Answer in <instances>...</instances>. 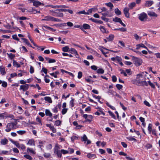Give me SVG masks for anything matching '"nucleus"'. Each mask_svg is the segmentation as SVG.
I'll list each match as a JSON object with an SVG mask.
<instances>
[{
    "mask_svg": "<svg viewBox=\"0 0 160 160\" xmlns=\"http://www.w3.org/2000/svg\"><path fill=\"white\" fill-rule=\"evenodd\" d=\"M144 72H142L137 75L136 81L139 85L147 86L148 84L146 81V75L143 74Z\"/></svg>",
    "mask_w": 160,
    "mask_h": 160,
    "instance_id": "nucleus-1",
    "label": "nucleus"
},
{
    "mask_svg": "<svg viewBox=\"0 0 160 160\" xmlns=\"http://www.w3.org/2000/svg\"><path fill=\"white\" fill-rule=\"evenodd\" d=\"M17 125L14 122L8 123L6 126L5 131L7 132H9L11 130L17 128Z\"/></svg>",
    "mask_w": 160,
    "mask_h": 160,
    "instance_id": "nucleus-2",
    "label": "nucleus"
},
{
    "mask_svg": "<svg viewBox=\"0 0 160 160\" xmlns=\"http://www.w3.org/2000/svg\"><path fill=\"white\" fill-rule=\"evenodd\" d=\"M42 21H54L60 22L61 20L58 18H55L50 16H47L45 17L44 18L42 19Z\"/></svg>",
    "mask_w": 160,
    "mask_h": 160,
    "instance_id": "nucleus-3",
    "label": "nucleus"
},
{
    "mask_svg": "<svg viewBox=\"0 0 160 160\" xmlns=\"http://www.w3.org/2000/svg\"><path fill=\"white\" fill-rule=\"evenodd\" d=\"M132 58L134 64L137 67L139 66L142 64V59L133 56H132Z\"/></svg>",
    "mask_w": 160,
    "mask_h": 160,
    "instance_id": "nucleus-4",
    "label": "nucleus"
},
{
    "mask_svg": "<svg viewBox=\"0 0 160 160\" xmlns=\"http://www.w3.org/2000/svg\"><path fill=\"white\" fill-rule=\"evenodd\" d=\"M138 18L141 21L146 20L147 18V15L145 12H142L138 15Z\"/></svg>",
    "mask_w": 160,
    "mask_h": 160,
    "instance_id": "nucleus-5",
    "label": "nucleus"
},
{
    "mask_svg": "<svg viewBox=\"0 0 160 160\" xmlns=\"http://www.w3.org/2000/svg\"><path fill=\"white\" fill-rule=\"evenodd\" d=\"M147 13L149 16L153 18H157L158 16V15L157 14L152 11H148Z\"/></svg>",
    "mask_w": 160,
    "mask_h": 160,
    "instance_id": "nucleus-6",
    "label": "nucleus"
},
{
    "mask_svg": "<svg viewBox=\"0 0 160 160\" xmlns=\"http://www.w3.org/2000/svg\"><path fill=\"white\" fill-rule=\"evenodd\" d=\"M112 20L115 22H119L123 27L126 26V25L122 22L121 19L119 18L116 17L115 18H113Z\"/></svg>",
    "mask_w": 160,
    "mask_h": 160,
    "instance_id": "nucleus-7",
    "label": "nucleus"
},
{
    "mask_svg": "<svg viewBox=\"0 0 160 160\" xmlns=\"http://www.w3.org/2000/svg\"><path fill=\"white\" fill-rule=\"evenodd\" d=\"M129 8L127 7L124 8L123 9V12L126 17L129 18Z\"/></svg>",
    "mask_w": 160,
    "mask_h": 160,
    "instance_id": "nucleus-8",
    "label": "nucleus"
},
{
    "mask_svg": "<svg viewBox=\"0 0 160 160\" xmlns=\"http://www.w3.org/2000/svg\"><path fill=\"white\" fill-rule=\"evenodd\" d=\"M82 140L83 141H87V144H89L91 143V142L88 139L87 137L85 135H84L83 136L82 138Z\"/></svg>",
    "mask_w": 160,
    "mask_h": 160,
    "instance_id": "nucleus-9",
    "label": "nucleus"
},
{
    "mask_svg": "<svg viewBox=\"0 0 160 160\" xmlns=\"http://www.w3.org/2000/svg\"><path fill=\"white\" fill-rule=\"evenodd\" d=\"M36 121L37 123L36 124H38L40 126H42V119L40 118L39 117H37L36 119Z\"/></svg>",
    "mask_w": 160,
    "mask_h": 160,
    "instance_id": "nucleus-10",
    "label": "nucleus"
},
{
    "mask_svg": "<svg viewBox=\"0 0 160 160\" xmlns=\"http://www.w3.org/2000/svg\"><path fill=\"white\" fill-rule=\"evenodd\" d=\"M33 3V5L36 7H38L42 4V3L38 1L35 0H32Z\"/></svg>",
    "mask_w": 160,
    "mask_h": 160,
    "instance_id": "nucleus-11",
    "label": "nucleus"
},
{
    "mask_svg": "<svg viewBox=\"0 0 160 160\" xmlns=\"http://www.w3.org/2000/svg\"><path fill=\"white\" fill-rule=\"evenodd\" d=\"M29 85L26 84L25 85H21L20 87V89H22L23 91L27 90L28 88Z\"/></svg>",
    "mask_w": 160,
    "mask_h": 160,
    "instance_id": "nucleus-12",
    "label": "nucleus"
},
{
    "mask_svg": "<svg viewBox=\"0 0 160 160\" xmlns=\"http://www.w3.org/2000/svg\"><path fill=\"white\" fill-rule=\"evenodd\" d=\"M45 141H40L39 142V145L38 146V147L40 148L42 150H43L42 148L43 147V145L45 144Z\"/></svg>",
    "mask_w": 160,
    "mask_h": 160,
    "instance_id": "nucleus-13",
    "label": "nucleus"
},
{
    "mask_svg": "<svg viewBox=\"0 0 160 160\" xmlns=\"http://www.w3.org/2000/svg\"><path fill=\"white\" fill-rule=\"evenodd\" d=\"M27 144L30 146H35V142L33 139H30L27 143Z\"/></svg>",
    "mask_w": 160,
    "mask_h": 160,
    "instance_id": "nucleus-14",
    "label": "nucleus"
},
{
    "mask_svg": "<svg viewBox=\"0 0 160 160\" xmlns=\"http://www.w3.org/2000/svg\"><path fill=\"white\" fill-rule=\"evenodd\" d=\"M27 151L28 153L30 152L33 154H35V151L33 149V148H27Z\"/></svg>",
    "mask_w": 160,
    "mask_h": 160,
    "instance_id": "nucleus-15",
    "label": "nucleus"
},
{
    "mask_svg": "<svg viewBox=\"0 0 160 160\" xmlns=\"http://www.w3.org/2000/svg\"><path fill=\"white\" fill-rule=\"evenodd\" d=\"M0 71L2 75H4L6 74L5 68L4 67L2 66L0 67Z\"/></svg>",
    "mask_w": 160,
    "mask_h": 160,
    "instance_id": "nucleus-16",
    "label": "nucleus"
},
{
    "mask_svg": "<svg viewBox=\"0 0 160 160\" xmlns=\"http://www.w3.org/2000/svg\"><path fill=\"white\" fill-rule=\"evenodd\" d=\"M99 28L100 29L101 31L103 33H108V31H107L105 28L103 26H100L99 27Z\"/></svg>",
    "mask_w": 160,
    "mask_h": 160,
    "instance_id": "nucleus-17",
    "label": "nucleus"
},
{
    "mask_svg": "<svg viewBox=\"0 0 160 160\" xmlns=\"http://www.w3.org/2000/svg\"><path fill=\"white\" fill-rule=\"evenodd\" d=\"M153 3L152 1H147L145 4V6L146 7H150L152 5Z\"/></svg>",
    "mask_w": 160,
    "mask_h": 160,
    "instance_id": "nucleus-18",
    "label": "nucleus"
},
{
    "mask_svg": "<svg viewBox=\"0 0 160 160\" xmlns=\"http://www.w3.org/2000/svg\"><path fill=\"white\" fill-rule=\"evenodd\" d=\"M45 114L47 116H49L50 117L52 116V114L50 111L48 109H46L45 110Z\"/></svg>",
    "mask_w": 160,
    "mask_h": 160,
    "instance_id": "nucleus-19",
    "label": "nucleus"
},
{
    "mask_svg": "<svg viewBox=\"0 0 160 160\" xmlns=\"http://www.w3.org/2000/svg\"><path fill=\"white\" fill-rule=\"evenodd\" d=\"M53 26H56L57 28H61L63 27L66 26V23H63L61 24H54L53 25Z\"/></svg>",
    "mask_w": 160,
    "mask_h": 160,
    "instance_id": "nucleus-20",
    "label": "nucleus"
},
{
    "mask_svg": "<svg viewBox=\"0 0 160 160\" xmlns=\"http://www.w3.org/2000/svg\"><path fill=\"white\" fill-rule=\"evenodd\" d=\"M114 36L112 34L110 35L108 37L106 38L108 41H112L114 38Z\"/></svg>",
    "mask_w": 160,
    "mask_h": 160,
    "instance_id": "nucleus-21",
    "label": "nucleus"
},
{
    "mask_svg": "<svg viewBox=\"0 0 160 160\" xmlns=\"http://www.w3.org/2000/svg\"><path fill=\"white\" fill-rule=\"evenodd\" d=\"M44 100L50 103H52V101L51 98L49 97H45L44 98Z\"/></svg>",
    "mask_w": 160,
    "mask_h": 160,
    "instance_id": "nucleus-22",
    "label": "nucleus"
},
{
    "mask_svg": "<svg viewBox=\"0 0 160 160\" xmlns=\"http://www.w3.org/2000/svg\"><path fill=\"white\" fill-rule=\"evenodd\" d=\"M8 142V140L6 138H4L2 139L1 140V144L3 145H5L7 144Z\"/></svg>",
    "mask_w": 160,
    "mask_h": 160,
    "instance_id": "nucleus-23",
    "label": "nucleus"
},
{
    "mask_svg": "<svg viewBox=\"0 0 160 160\" xmlns=\"http://www.w3.org/2000/svg\"><path fill=\"white\" fill-rule=\"evenodd\" d=\"M22 39L23 40L24 42L28 46L30 47H32L27 39L25 38H22Z\"/></svg>",
    "mask_w": 160,
    "mask_h": 160,
    "instance_id": "nucleus-24",
    "label": "nucleus"
},
{
    "mask_svg": "<svg viewBox=\"0 0 160 160\" xmlns=\"http://www.w3.org/2000/svg\"><path fill=\"white\" fill-rule=\"evenodd\" d=\"M82 28L85 29H89L90 28V26L87 24H84L82 25Z\"/></svg>",
    "mask_w": 160,
    "mask_h": 160,
    "instance_id": "nucleus-25",
    "label": "nucleus"
},
{
    "mask_svg": "<svg viewBox=\"0 0 160 160\" xmlns=\"http://www.w3.org/2000/svg\"><path fill=\"white\" fill-rule=\"evenodd\" d=\"M93 118V117L91 115H88V118L86 120L85 122L88 121V122H90L92 121V120Z\"/></svg>",
    "mask_w": 160,
    "mask_h": 160,
    "instance_id": "nucleus-26",
    "label": "nucleus"
},
{
    "mask_svg": "<svg viewBox=\"0 0 160 160\" xmlns=\"http://www.w3.org/2000/svg\"><path fill=\"white\" fill-rule=\"evenodd\" d=\"M87 157L89 158H92L95 157L96 155L95 154H92L91 153H88L87 155Z\"/></svg>",
    "mask_w": 160,
    "mask_h": 160,
    "instance_id": "nucleus-27",
    "label": "nucleus"
},
{
    "mask_svg": "<svg viewBox=\"0 0 160 160\" xmlns=\"http://www.w3.org/2000/svg\"><path fill=\"white\" fill-rule=\"evenodd\" d=\"M13 65L14 67H20V65L15 61L13 60Z\"/></svg>",
    "mask_w": 160,
    "mask_h": 160,
    "instance_id": "nucleus-28",
    "label": "nucleus"
},
{
    "mask_svg": "<svg viewBox=\"0 0 160 160\" xmlns=\"http://www.w3.org/2000/svg\"><path fill=\"white\" fill-rule=\"evenodd\" d=\"M23 156L25 158L29 160H32V158L30 155L28 154H25Z\"/></svg>",
    "mask_w": 160,
    "mask_h": 160,
    "instance_id": "nucleus-29",
    "label": "nucleus"
},
{
    "mask_svg": "<svg viewBox=\"0 0 160 160\" xmlns=\"http://www.w3.org/2000/svg\"><path fill=\"white\" fill-rule=\"evenodd\" d=\"M115 13L118 15H121V12L119 10L118 8H116L115 9Z\"/></svg>",
    "mask_w": 160,
    "mask_h": 160,
    "instance_id": "nucleus-30",
    "label": "nucleus"
},
{
    "mask_svg": "<svg viewBox=\"0 0 160 160\" xmlns=\"http://www.w3.org/2000/svg\"><path fill=\"white\" fill-rule=\"evenodd\" d=\"M45 28L49 30H50L51 31L54 32L56 31V30L54 29L51 28L50 27H48L47 26H43Z\"/></svg>",
    "mask_w": 160,
    "mask_h": 160,
    "instance_id": "nucleus-31",
    "label": "nucleus"
},
{
    "mask_svg": "<svg viewBox=\"0 0 160 160\" xmlns=\"http://www.w3.org/2000/svg\"><path fill=\"white\" fill-rule=\"evenodd\" d=\"M6 114L5 113L0 114V119L6 118Z\"/></svg>",
    "mask_w": 160,
    "mask_h": 160,
    "instance_id": "nucleus-32",
    "label": "nucleus"
},
{
    "mask_svg": "<svg viewBox=\"0 0 160 160\" xmlns=\"http://www.w3.org/2000/svg\"><path fill=\"white\" fill-rule=\"evenodd\" d=\"M59 146L58 144H56L54 148V152L59 151Z\"/></svg>",
    "mask_w": 160,
    "mask_h": 160,
    "instance_id": "nucleus-33",
    "label": "nucleus"
},
{
    "mask_svg": "<svg viewBox=\"0 0 160 160\" xmlns=\"http://www.w3.org/2000/svg\"><path fill=\"white\" fill-rule=\"evenodd\" d=\"M136 3L134 2H132L128 5V6L130 9H132L135 6Z\"/></svg>",
    "mask_w": 160,
    "mask_h": 160,
    "instance_id": "nucleus-34",
    "label": "nucleus"
},
{
    "mask_svg": "<svg viewBox=\"0 0 160 160\" xmlns=\"http://www.w3.org/2000/svg\"><path fill=\"white\" fill-rule=\"evenodd\" d=\"M69 51L71 53L73 54H77V52L76 50L75 49L73 48H71Z\"/></svg>",
    "mask_w": 160,
    "mask_h": 160,
    "instance_id": "nucleus-35",
    "label": "nucleus"
},
{
    "mask_svg": "<svg viewBox=\"0 0 160 160\" xmlns=\"http://www.w3.org/2000/svg\"><path fill=\"white\" fill-rule=\"evenodd\" d=\"M54 153H56L58 157L59 158H61L62 156V152L61 150V151H58L55 152H54Z\"/></svg>",
    "mask_w": 160,
    "mask_h": 160,
    "instance_id": "nucleus-36",
    "label": "nucleus"
},
{
    "mask_svg": "<svg viewBox=\"0 0 160 160\" xmlns=\"http://www.w3.org/2000/svg\"><path fill=\"white\" fill-rule=\"evenodd\" d=\"M106 5L108 7H109L111 9H112L113 7V5L111 2H109L106 3Z\"/></svg>",
    "mask_w": 160,
    "mask_h": 160,
    "instance_id": "nucleus-37",
    "label": "nucleus"
},
{
    "mask_svg": "<svg viewBox=\"0 0 160 160\" xmlns=\"http://www.w3.org/2000/svg\"><path fill=\"white\" fill-rule=\"evenodd\" d=\"M134 38L136 40H140L141 38V37H139L138 35L137 34H135L134 35Z\"/></svg>",
    "mask_w": 160,
    "mask_h": 160,
    "instance_id": "nucleus-38",
    "label": "nucleus"
},
{
    "mask_svg": "<svg viewBox=\"0 0 160 160\" xmlns=\"http://www.w3.org/2000/svg\"><path fill=\"white\" fill-rule=\"evenodd\" d=\"M7 55L8 56L9 58L11 59H12L13 58H14L15 57V55H14L11 53H7Z\"/></svg>",
    "mask_w": 160,
    "mask_h": 160,
    "instance_id": "nucleus-39",
    "label": "nucleus"
},
{
    "mask_svg": "<svg viewBox=\"0 0 160 160\" xmlns=\"http://www.w3.org/2000/svg\"><path fill=\"white\" fill-rule=\"evenodd\" d=\"M106 103L107 106L109 107L112 110H114L115 109V108L110 105V104L108 102H106Z\"/></svg>",
    "mask_w": 160,
    "mask_h": 160,
    "instance_id": "nucleus-40",
    "label": "nucleus"
},
{
    "mask_svg": "<svg viewBox=\"0 0 160 160\" xmlns=\"http://www.w3.org/2000/svg\"><path fill=\"white\" fill-rule=\"evenodd\" d=\"M97 72L98 73L103 74L104 72V70L102 69H99L97 70Z\"/></svg>",
    "mask_w": 160,
    "mask_h": 160,
    "instance_id": "nucleus-41",
    "label": "nucleus"
},
{
    "mask_svg": "<svg viewBox=\"0 0 160 160\" xmlns=\"http://www.w3.org/2000/svg\"><path fill=\"white\" fill-rule=\"evenodd\" d=\"M26 131L24 130H20L17 131V132L20 135H22L26 132Z\"/></svg>",
    "mask_w": 160,
    "mask_h": 160,
    "instance_id": "nucleus-42",
    "label": "nucleus"
},
{
    "mask_svg": "<svg viewBox=\"0 0 160 160\" xmlns=\"http://www.w3.org/2000/svg\"><path fill=\"white\" fill-rule=\"evenodd\" d=\"M50 126L49 128L54 133L56 132V130L54 128V127L53 126H51V125H50Z\"/></svg>",
    "mask_w": 160,
    "mask_h": 160,
    "instance_id": "nucleus-43",
    "label": "nucleus"
},
{
    "mask_svg": "<svg viewBox=\"0 0 160 160\" xmlns=\"http://www.w3.org/2000/svg\"><path fill=\"white\" fill-rule=\"evenodd\" d=\"M69 48L68 46H65L62 48V50L63 52H67L68 51Z\"/></svg>",
    "mask_w": 160,
    "mask_h": 160,
    "instance_id": "nucleus-44",
    "label": "nucleus"
},
{
    "mask_svg": "<svg viewBox=\"0 0 160 160\" xmlns=\"http://www.w3.org/2000/svg\"><path fill=\"white\" fill-rule=\"evenodd\" d=\"M152 125L151 124H149L148 127V130L150 134L151 133L152 131Z\"/></svg>",
    "mask_w": 160,
    "mask_h": 160,
    "instance_id": "nucleus-45",
    "label": "nucleus"
},
{
    "mask_svg": "<svg viewBox=\"0 0 160 160\" xmlns=\"http://www.w3.org/2000/svg\"><path fill=\"white\" fill-rule=\"evenodd\" d=\"M109 115L112 117L114 119H116V117L114 114L111 111H108Z\"/></svg>",
    "mask_w": 160,
    "mask_h": 160,
    "instance_id": "nucleus-46",
    "label": "nucleus"
},
{
    "mask_svg": "<svg viewBox=\"0 0 160 160\" xmlns=\"http://www.w3.org/2000/svg\"><path fill=\"white\" fill-rule=\"evenodd\" d=\"M41 72H43L45 74H47V73L48 70L44 68H42Z\"/></svg>",
    "mask_w": 160,
    "mask_h": 160,
    "instance_id": "nucleus-47",
    "label": "nucleus"
},
{
    "mask_svg": "<svg viewBox=\"0 0 160 160\" xmlns=\"http://www.w3.org/2000/svg\"><path fill=\"white\" fill-rule=\"evenodd\" d=\"M12 38L13 39L16 40L18 41H19V39L18 38L17 35L16 34L13 35L12 36Z\"/></svg>",
    "mask_w": 160,
    "mask_h": 160,
    "instance_id": "nucleus-48",
    "label": "nucleus"
},
{
    "mask_svg": "<svg viewBox=\"0 0 160 160\" xmlns=\"http://www.w3.org/2000/svg\"><path fill=\"white\" fill-rule=\"evenodd\" d=\"M77 14H83L85 15H86V12L85 10H83L82 11H79L77 13Z\"/></svg>",
    "mask_w": 160,
    "mask_h": 160,
    "instance_id": "nucleus-49",
    "label": "nucleus"
},
{
    "mask_svg": "<svg viewBox=\"0 0 160 160\" xmlns=\"http://www.w3.org/2000/svg\"><path fill=\"white\" fill-rule=\"evenodd\" d=\"M140 47V48H144L146 49L147 50H148V51H149L148 48L144 45L142 43H140L139 44Z\"/></svg>",
    "mask_w": 160,
    "mask_h": 160,
    "instance_id": "nucleus-50",
    "label": "nucleus"
},
{
    "mask_svg": "<svg viewBox=\"0 0 160 160\" xmlns=\"http://www.w3.org/2000/svg\"><path fill=\"white\" fill-rule=\"evenodd\" d=\"M55 11L57 12L58 11V12H67V9H60L56 10H55Z\"/></svg>",
    "mask_w": 160,
    "mask_h": 160,
    "instance_id": "nucleus-51",
    "label": "nucleus"
},
{
    "mask_svg": "<svg viewBox=\"0 0 160 160\" xmlns=\"http://www.w3.org/2000/svg\"><path fill=\"white\" fill-rule=\"evenodd\" d=\"M117 88L118 89L120 90L122 88V86L121 85L119 84H117L116 85Z\"/></svg>",
    "mask_w": 160,
    "mask_h": 160,
    "instance_id": "nucleus-52",
    "label": "nucleus"
},
{
    "mask_svg": "<svg viewBox=\"0 0 160 160\" xmlns=\"http://www.w3.org/2000/svg\"><path fill=\"white\" fill-rule=\"evenodd\" d=\"M61 124V121L60 120H57L55 121V125L56 126H59Z\"/></svg>",
    "mask_w": 160,
    "mask_h": 160,
    "instance_id": "nucleus-53",
    "label": "nucleus"
},
{
    "mask_svg": "<svg viewBox=\"0 0 160 160\" xmlns=\"http://www.w3.org/2000/svg\"><path fill=\"white\" fill-rule=\"evenodd\" d=\"M2 86L4 88L6 87L7 86V82L5 81H3L2 83Z\"/></svg>",
    "mask_w": 160,
    "mask_h": 160,
    "instance_id": "nucleus-54",
    "label": "nucleus"
},
{
    "mask_svg": "<svg viewBox=\"0 0 160 160\" xmlns=\"http://www.w3.org/2000/svg\"><path fill=\"white\" fill-rule=\"evenodd\" d=\"M68 109L67 108H63L62 111V113L63 115L65 114L67 112Z\"/></svg>",
    "mask_w": 160,
    "mask_h": 160,
    "instance_id": "nucleus-55",
    "label": "nucleus"
},
{
    "mask_svg": "<svg viewBox=\"0 0 160 160\" xmlns=\"http://www.w3.org/2000/svg\"><path fill=\"white\" fill-rule=\"evenodd\" d=\"M74 99L72 98V100L70 101V105L72 107H73L74 106Z\"/></svg>",
    "mask_w": 160,
    "mask_h": 160,
    "instance_id": "nucleus-56",
    "label": "nucleus"
},
{
    "mask_svg": "<svg viewBox=\"0 0 160 160\" xmlns=\"http://www.w3.org/2000/svg\"><path fill=\"white\" fill-rule=\"evenodd\" d=\"M43 156L45 157L48 158L50 157V154L49 153L45 152L44 153Z\"/></svg>",
    "mask_w": 160,
    "mask_h": 160,
    "instance_id": "nucleus-57",
    "label": "nucleus"
},
{
    "mask_svg": "<svg viewBox=\"0 0 160 160\" xmlns=\"http://www.w3.org/2000/svg\"><path fill=\"white\" fill-rule=\"evenodd\" d=\"M143 103L145 105L148 107H150L151 106V105L150 104L149 102L146 100L144 101Z\"/></svg>",
    "mask_w": 160,
    "mask_h": 160,
    "instance_id": "nucleus-58",
    "label": "nucleus"
},
{
    "mask_svg": "<svg viewBox=\"0 0 160 160\" xmlns=\"http://www.w3.org/2000/svg\"><path fill=\"white\" fill-rule=\"evenodd\" d=\"M71 139L72 142H74L75 140L78 139V138L76 136H73L71 137Z\"/></svg>",
    "mask_w": 160,
    "mask_h": 160,
    "instance_id": "nucleus-59",
    "label": "nucleus"
},
{
    "mask_svg": "<svg viewBox=\"0 0 160 160\" xmlns=\"http://www.w3.org/2000/svg\"><path fill=\"white\" fill-rule=\"evenodd\" d=\"M127 138L129 141H137V140L133 138V137H128V138Z\"/></svg>",
    "mask_w": 160,
    "mask_h": 160,
    "instance_id": "nucleus-60",
    "label": "nucleus"
},
{
    "mask_svg": "<svg viewBox=\"0 0 160 160\" xmlns=\"http://www.w3.org/2000/svg\"><path fill=\"white\" fill-rule=\"evenodd\" d=\"M0 32H2L3 33H6L9 32H10L9 31L7 30H2V29H0Z\"/></svg>",
    "mask_w": 160,
    "mask_h": 160,
    "instance_id": "nucleus-61",
    "label": "nucleus"
},
{
    "mask_svg": "<svg viewBox=\"0 0 160 160\" xmlns=\"http://www.w3.org/2000/svg\"><path fill=\"white\" fill-rule=\"evenodd\" d=\"M93 8L89 9L87 12H86V15H89L91 13L92 11Z\"/></svg>",
    "mask_w": 160,
    "mask_h": 160,
    "instance_id": "nucleus-62",
    "label": "nucleus"
},
{
    "mask_svg": "<svg viewBox=\"0 0 160 160\" xmlns=\"http://www.w3.org/2000/svg\"><path fill=\"white\" fill-rule=\"evenodd\" d=\"M52 148V146L51 144H49L46 146V148L48 150H51Z\"/></svg>",
    "mask_w": 160,
    "mask_h": 160,
    "instance_id": "nucleus-63",
    "label": "nucleus"
},
{
    "mask_svg": "<svg viewBox=\"0 0 160 160\" xmlns=\"http://www.w3.org/2000/svg\"><path fill=\"white\" fill-rule=\"evenodd\" d=\"M34 72V69L33 68L32 66H30V72L32 74Z\"/></svg>",
    "mask_w": 160,
    "mask_h": 160,
    "instance_id": "nucleus-64",
    "label": "nucleus"
}]
</instances>
